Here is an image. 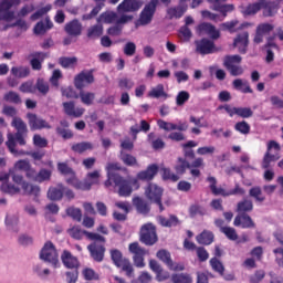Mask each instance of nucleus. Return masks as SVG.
Wrapping results in <instances>:
<instances>
[{"label": "nucleus", "instance_id": "nucleus-24", "mask_svg": "<svg viewBox=\"0 0 283 283\" xmlns=\"http://www.w3.org/2000/svg\"><path fill=\"white\" fill-rule=\"evenodd\" d=\"M198 34H206L210 39L217 40L220 36V31L216 29V25L209 22H202L197 27Z\"/></svg>", "mask_w": 283, "mask_h": 283}, {"label": "nucleus", "instance_id": "nucleus-37", "mask_svg": "<svg viewBox=\"0 0 283 283\" xmlns=\"http://www.w3.org/2000/svg\"><path fill=\"white\" fill-rule=\"evenodd\" d=\"M72 151H74V154H85V151H92V149H94V145L91 142H81V143H76L73 144L71 146Z\"/></svg>", "mask_w": 283, "mask_h": 283}, {"label": "nucleus", "instance_id": "nucleus-25", "mask_svg": "<svg viewBox=\"0 0 283 283\" xmlns=\"http://www.w3.org/2000/svg\"><path fill=\"white\" fill-rule=\"evenodd\" d=\"M233 48H238L240 54H247L249 48V33L247 31L239 33L235 36Z\"/></svg>", "mask_w": 283, "mask_h": 283}, {"label": "nucleus", "instance_id": "nucleus-23", "mask_svg": "<svg viewBox=\"0 0 283 283\" xmlns=\"http://www.w3.org/2000/svg\"><path fill=\"white\" fill-rule=\"evenodd\" d=\"M233 224L241 229H255V222L249 213H238L234 218Z\"/></svg>", "mask_w": 283, "mask_h": 283}, {"label": "nucleus", "instance_id": "nucleus-11", "mask_svg": "<svg viewBox=\"0 0 283 283\" xmlns=\"http://www.w3.org/2000/svg\"><path fill=\"white\" fill-rule=\"evenodd\" d=\"M145 195L148 200H151L159 207V211L163 213L165 211V206H163V188L156 184H148L145 189Z\"/></svg>", "mask_w": 283, "mask_h": 283}, {"label": "nucleus", "instance_id": "nucleus-22", "mask_svg": "<svg viewBox=\"0 0 283 283\" xmlns=\"http://www.w3.org/2000/svg\"><path fill=\"white\" fill-rule=\"evenodd\" d=\"M50 56V53L45 52H33L29 55L30 60V65L32 70H35L40 72V70H43V61Z\"/></svg>", "mask_w": 283, "mask_h": 283}, {"label": "nucleus", "instance_id": "nucleus-48", "mask_svg": "<svg viewBox=\"0 0 283 283\" xmlns=\"http://www.w3.org/2000/svg\"><path fill=\"white\" fill-rule=\"evenodd\" d=\"M36 90L40 92V94H42V96H48V93L50 92V83L39 77L35 83V92Z\"/></svg>", "mask_w": 283, "mask_h": 283}, {"label": "nucleus", "instance_id": "nucleus-12", "mask_svg": "<svg viewBox=\"0 0 283 283\" xmlns=\"http://www.w3.org/2000/svg\"><path fill=\"white\" fill-rule=\"evenodd\" d=\"M158 3H160L159 0H150L145 4L139 15V23H142V25H149V23H151L154 15L156 14Z\"/></svg>", "mask_w": 283, "mask_h": 283}, {"label": "nucleus", "instance_id": "nucleus-32", "mask_svg": "<svg viewBox=\"0 0 283 283\" xmlns=\"http://www.w3.org/2000/svg\"><path fill=\"white\" fill-rule=\"evenodd\" d=\"M123 167L118 163H108L106 166L107 171V180L105 181V187H112V177L113 176H119L115 171H120Z\"/></svg>", "mask_w": 283, "mask_h": 283}, {"label": "nucleus", "instance_id": "nucleus-52", "mask_svg": "<svg viewBox=\"0 0 283 283\" xmlns=\"http://www.w3.org/2000/svg\"><path fill=\"white\" fill-rule=\"evenodd\" d=\"M87 36H88V39H98V36H103V25L95 24V25L91 27L87 30Z\"/></svg>", "mask_w": 283, "mask_h": 283}, {"label": "nucleus", "instance_id": "nucleus-55", "mask_svg": "<svg viewBox=\"0 0 283 283\" xmlns=\"http://www.w3.org/2000/svg\"><path fill=\"white\" fill-rule=\"evenodd\" d=\"M210 266L212 271L219 273V275H224V264H222L218 258L210 259Z\"/></svg>", "mask_w": 283, "mask_h": 283}, {"label": "nucleus", "instance_id": "nucleus-40", "mask_svg": "<svg viewBox=\"0 0 283 283\" xmlns=\"http://www.w3.org/2000/svg\"><path fill=\"white\" fill-rule=\"evenodd\" d=\"M250 198H253L255 202L262 205L266 200V196L262 192V188L260 186H254L249 190Z\"/></svg>", "mask_w": 283, "mask_h": 283}, {"label": "nucleus", "instance_id": "nucleus-34", "mask_svg": "<svg viewBox=\"0 0 283 283\" xmlns=\"http://www.w3.org/2000/svg\"><path fill=\"white\" fill-rule=\"evenodd\" d=\"M177 176H185L187 174V169H191V164L187 161V159L182 157H178L177 163L174 167Z\"/></svg>", "mask_w": 283, "mask_h": 283}, {"label": "nucleus", "instance_id": "nucleus-10", "mask_svg": "<svg viewBox=\"0 0 283 283\" xmlns=\"http://www.w3.org/2000/svg\"><path fill=\"white\" fill-rule=\"evenodd\" d=\"M129 253L133 255L134 265L137 269H145V255L149 254L145 248L140 247L138 242H133L128 245Z\"/></svg>", "mask_w": 283, "mask_h": 283}, {"label": "nucleus", "instance_id": "nucleus-35", "mask_svg": "<svg viewBox=\"0 0 283 283\" xmlns=\"http://www.w3.org/2000/svg\"><path fill=\"white\" fill-rule=\"evenodd\" d=\"M232 87L238 92H242V94H253V88L247 81H242V78H237L232 82Z\"/></svg>", "mask_w": 283, "mask_h": 283}, {"label": "nucleus", "instance_id": "nucleus-39", "mask_svg": "<svg viewBox=\"0 0 283 283\" xmlns=\"http://www.w3.org/2000/svg\"><path fill=\"white\" fill-rule=\"evenodd\" d=\"M158 222L161 227H166L168 229H171V227H178L180 224V220L176 214H170L168 219L160 216L158 218Z\"/></svg>", "mask_w": 283, "mask_h": 283}, {"label": "nucleus", "instance_id": "nucleus-61", "mask_svg": "<svg viewBox=\"0 0 283 283\" xmlns=\"http://www.w3.org/2000/svg\"><path fill=\"white\" fill-rule=\"evenodd\" d=\"M32 165H30V161L25 160V159H20L18 160L13 168H11L13 171H28L30 169Z\"/></svg>", "mask_w": 283, "mask_h": 283}, {"label": "nucleus", "instance_id": "nucleus-51", "mask_svg": "<svg viewBox=\"0 0 283 283\" xmlns=\"http://www.w3.org/2000/svg\"><path fill=\"white\" fill-rule=\"evenodd\" d=\"M20 92L22 94H36V86L34 85V82L27 81L22 83L19 87Z\"/></svg>", "mask_w": 283, "mask_h": 283}, {"label": "nucleus", "instance_id": "nucleus-21", "mask_svg": "<svg viewBox=\"0 0 283 283\" xmlns=\"http://www.w3.org/2000/svg\"><path fill=\"white\" fill-rule=\"evenodd\" d=\"M157 258L158 260H160L161 262H164L165 265L168 266V269H170V271H184L185 266L180 265L178 266L176 263H174V261L171 260V253L165 249H161L157 252Z\"/></svg>", "mask_w": 283, "mask_h": 283}, {"label": "nucleus", "instance_id": "nucleus-44", "mask_svg": "<svg viewBox=\"0 0 283 283\" xmlns=\"http://www.w3.org/2000/svg\"><path fill=\"white\" fill-rule=\"evenodd\" d=\"M3 101H6V103H11L12 105H21L22 103L21 95L14 91L6 93L3 95Z\"/></svg>", "mask_w": 283, "mask_h": 283}, {"label": "nucleus", "instance_id": "nucleus-4", "mask_svg": "<svg viewBox=\"0 0 283 283\" xmlns=\"http://www.w3.org/2000/svg\"><path fill=\"white\" fill-rule=\"evenodd\" d=\"M63 197L70 201L74 200V198H76V195L74 193V190L63 184H57L55 187L49 188L48 198L49 200H52V202H61V200H63Z\"/></svg>", "mask_w": 283, "mask_h": 283}, {"label": "nucleus", "instance_id": "nucleus-26", "mask_svg": "<svg viewBox=\"0 0 283 283\" xmlns=\"http://www.w3.org/2000/svg\"><path fill=\"white\" fill-rule=\"evenodd\" d=\"M64 31L69 36H81L83 33V24H81L77 19L72 20L65 24Z\"/></svg>", "mask_w": 283, "mask_h": 283}, {"label": "nucleus", "instance_id": "nucleus-56", "mask_svg": "<svg viewBox=\"0 0 283 283\" xmlns=\"http://www.w3.org/2000/svg\"><path fill=\"white\" fill-rule=\"evenodd\" d=\"M1 191H3V193H10L11 196H14V193H19V191H21V189H19L18 186H14L13 184H10L7 181H3V184L1 185Z\"/></svg>", "mask_w": 283, "mask_h": 283}, {"label": "nucleus", "instance_id": "nucleus-17", "mask_svg": "<svg viewBox=\"0 0 283 283\" xmlns=\"http://www.w3.org/2000/svg\"><path fill=\"white\" fill-rule=\"evenodd\" d=\"M195 45H196V52L198 54H202L203 56L207 54H213L218 52V49H216V43L207 38L197 40L195 42Z\"/></svg>", "mask_w": 283, "mask_h": 283}, {"label": "nucleus", "instance_id": "nucleus-6", "mask_svg": "<svg viewBox=\"0 0 283 283\" xmlns=\"http://www.w3.org/2000/svg\"><path fill=\"white\" fill-rule=\"evenodd\" d=\"M139 240L146 247H154L158 242L156 226L151 222L143 224L139 230Z\"/></svg>", "mask_w": 283, "mask_h": 283}, {"label": "nucleus", "instance_id": "nucleus-42", "mask_svg": "<svg viewBox=\"0 0 283 283\" xmlns=\"http://www.w3.org/2000/svg\"><path fill=\"white\" fill-rule=\"evenodd\" d=\"M11 74L15 78H28L30 76V67L28 66H12Z\"/></svg>", "mask_w": 283, "mask_h": 283}, {"label": "nucleus", "instance_id": "nucleus-5", "mask_svg": "<svg viewBox=\"0 0 283 283\" xmlns=\"http://www.w3.org/2000/svg\"><path fill=\"white\" fill-rule=\"evenodd\" d=\"M7 175H9V178L11 177L13 182H15V185H22V189L24 191V193H27L28 196H34L35 200L39 198V196L41 195V187L25 182L23 180V175L17 170H12V168L9 169V172H7Z\"/></svg>", "mask_w": 283, "mask_h": 283}, {"label": "nucleus", "instance_id": "nucleus-47", "mask_svg": "<svg viewBox=\"0 0 283 283\" xmlns=\"http://www.w3.org/2000/svg\"><path fill=\"white\" fill-rule=\"evenodd\" d=\"M80 98H81V103H83V105H87V106L94 105V101L96 99V94H94L92 92L81 91Z\"/></svg>", "mask_w": 283, "mask_h": 283}, {"label": "nucleus", "instance_id": "nucleus-18", "mask_svg": "<svg viewBox=\"0 0 283 283\" xmlns=\"http://www.w3.org/2000/svg\"><path fill=\"white\" fill-rule=\"evenodd\" d=\"M27 118L29 120V127L33 130L36 132L39 129H52V126L48 120L39 117L34 113H28Z\"/></svg>", "mask_w": 283, "mask_h": 283}, {"label": "nucleus", "instance_id": "nucleus-2", "mask_svg": "<svg viewBox=\"0 0 283 283\" xmlns=\"http://www.w3.org/2000/svg\"><path fill=\"white\" fill-rule=\"evenodd\" d=\"M114 184V187L117 188V193L122 198H129L132 196V192L134 191V187L138 185V179L128 177L125 179L120 175H113L112 181Z\"/></svg>", "mask_w": 283, "mask_h": 283}, {"label": "nucleus", "instance_id": "nucleus-33", "mask_svg": "<svg viewBox=\"0 0 283 283\" xmlns=\"http://www.w3.org/2000/svg\"><path fill=\"white\" fill-rule=\"evenodd\" d=\"M168 19H182L185 12H187V6L170 7L167 9Z\"/></svg>", "mask_w": 283, "mask_h": 283}, {"label": "nucleus", "instance_id": "nucleus-28", "mask_svg": "<svg viewBox=\"0 0 283 283\" xmlns=\"http://www.w3.org/2000/svg\"><path fill=\"white\" fill-rule=\"evenodd\" d=\"M133 205L137 213H140L142 216H147L151 211L149 202L140 197L133 198Z\"/></svg>", "mask_w": 283, "mask_h": 283}, {"label": "nucleus", "instance_id": "nucleus-3", "mask_svg": "<svg viewBox=\"0 0 283 283\" xmlns=\"http://www.w3.org/2000/svg\"><path fill=\"white\" fill-rule=\"evenodd\" d=\"M111 259L117 269H122L126 277H134V265L129 259L123 256V252H120V250H111Z\"/></svg>", "mask_w": 283, "mask_h": 283}, {"label": "nucleus", "instance_id": "nucleus-29", "mask_svg": "<svg viewBox=\"0 0 283 283\" xmlns=\"http://www.w3.org/2000/svg\"><path fill=\"white\" fill-rule=\"evenodd\" d=\"M140 6L138 0H124L118 4L117 10L118 12H138Z\"/></svg>", "mask_w": 283, "mask_h": 283}, {"label": "nucleus", "instance_id": "nucleus-59", "mask_svg": "<svg viewBox=\"0 0 283 283\" xmlns=\"http://www.w3.org/2000/svg\"><path fill=\"white\" fill-rule=\"evenodd\" d=\"M52 178V170L42 168L38 172V177L35 179V182H48Z\"/></svg>", "mask_w": 283, "mask_h": 283}, {"label": "nucleus", "instance_id": "nucleus-7", "mask_svg": "<svg viewBox=\"0 0 283 283\" xmlns=\"http://www.w3.org/2000/svg\"><path fill=\"white\" fill-rule=\"evenodd\" d=\"M40 260H43L44 262H49V264H52L54 269H59L61 266V262H59V252L56 251V247L52 241H48L41 252H40Z\"/></svg>", "mask_w": 283, "mask_h": 283}, {"label": "nucleus", "instance_id": "nucleus-20", "mask_svg": "<svg viewBox=\"0 0 283 283\" xmlns=\"http://www.w3.org/2000/svg\"><path fill=\"white\" fill-rule=\"evenodd\" d=\"M85 83L87 85H92L94 83V70L82 71L74 78V85L76 90H83L85 87Z\"/></svg>", "mask_w": 283, "mask_h": 283}, {"label": "nucleus", "instance_id": "nucleus-43", "mask_svg": "<svg viewBox=\"0 0 283 283\" xmlns=\"http://www.w3.org/2000/svg\"><path fill=\"white\" fill-rule=\"evenodd\" d=\"M150 98H167V92H165V85L157 84L156 87H153L148 93Z\"/></svg>", "mask_w": 283, "mask_h": 283}, {"label": "nucleus", "instance_id": "nucleus-8", "mask_svg": "<svg viewBox=\"0 0 283 283\" xmlns=\"http://www.w3.org/2000/svg\"><path fill=\"white\" fill-rule=\"evenodd\" d=\"M242 63V56L240 55H226L223 59V67L228 70L231 76H242L244 69L240 66Z\"/></svg>", "mask_w": 283, "mask_h": 283}, {"label": "nucleus", "instance_id": "nucleus-57", "mask_svg": "<svg viewBox=\"0 0 283 283\" xmlns=\"http://www.w3.org/2000/svg\"><path fill=\"white\" fill-rule=\"evenodd\" d=\"M136 83H134V80L128 78V77H122L118 80V87L122 90H126L127 92L134 90V86Z\"/></svg>", "mask_w": 283, "mask_h": 283}, {"label": "nucleus", "instance_id": "nucleus-30", "mask_svg": "<svg viewBox=\"0 0 283 283\" xmlns=\"http://www.w3.org/2000/svg\"><path fill=\"white\" fill-rule=\"evenodd\" d=\"M54 28V23L50 20V17H46L44 21H40L35 24L33 32L34 34H45L48 30H52Z\"/></svg>", "mask_w": 283, "mask_h": 283}, {"label": "nucleus", "instance_id": "nucleus-63", "mask_svg": "<svg viewBox=\"0 0 283 283\" xmlns=\"http://www.w3.org/2000/svg\"><path fill=\"white\" fill-rule=\"evenodd\" d=\"M266 277V272L264 270H256L252 275H250V283H260Z\"/></svg>", "mask_w": 283, "mask_h": 283}, {"label": "nucleus", "instance_id": "nucleus-49", "mask_svg": "<svg viewBox=\"0 0 283 283\" xmlns=\"http://www.w3.org/2000/svg\"><path fill=\"white\" fill-rule=\"evenodd\" d=\"M101 178V171L94 170L92 172L86 174V185H90V189H92V186L98 185V180Z\"/></svg>", "mask_w": 283, "mask_h": 283}, {"label": "nucleus", "instance_id": "nucleus-60", "mask_svg": "<svg viewBox=\"0 0 283 283\" xmlns=\"http://www.w3.org/2000/svg\"><path fill=\"white\" fill-rule=\"evenodd\" d=\"M161 177L164 180H171V182H178L180 177L171 171L169 168H161Z\"/></svg>", "mask_w": 283, "mask_h": 283}, {"label": "nucleus", "instance_id": "nucleus-46", "mask_svg": "<svg viewBox=\"0 0 283 283\" xmlns=\"http://www.w3.org/2000/svg\"><path fill=\"white\" fill-rule=\"evenodd\" d=\"M262 6H263L262 2L250 3L243 10V14L245 17H253V14H258V12L261 11Z\"/></svg>", "mask_w": 283, "mask_h": 283}, {"label": "nucleus", "instance_id": "nucleus-45", "mask_svg": "<svg viewBox=\"0 0 283 283\" xmlns=\"http://www.w3.org/2000/svg\"><path fill=\"white\" fill-rule=\"evenodd\" d=\"M263 17H273L277 12V3L262 2Z\"/></svg>", "mask_w": 283, "mask_h": 283}, {"label": "nucleus", "instance_id": "nucleus-50", "mask_svg": "<svg viewBox=\"0 0 283 283\" xmlns=\"http://www.w3.org/2000/svg\"><path fill=\"white\" fill-rule=\"evenodd\" d=\"M78 62V59L76 56L67 57V56H61L59 59V63L61 67H64V70H67V67H74L76 63Z\"/></svg>", "mask_w": 283, "mask_h": 283}, {"label": "nucleus", "instance_id": "nucleus-19", "mask_svg": "<svg viewBox=\"0 0 283 283\" xmlns=\"http://www.w3.org/2000/svg\"><path fill=\"white\" fill-rule=\"evenodd\" d=\"M63 113L69 118H81L83 114H85L84 107H76V103L74 101L62 103Z\"/></svg>", "mask_w": 283, "mask_h": 283}, {"label": "nucleus", "instance_id": "nucleus-9", "mask_svg": "<svg viewBox=\"0 0 283 283\" xmlns=\"http://www.w3.org/2000/svg\"><path fill=\"white\" fill-rule=\"evenodd\" d=\"M21 0H0V21H14L17 19V13L12 11L14 6H19Z\"/></svg>", "mask_w": 283, "mask_h": 283}, {"label": "nucleus", "instance_id": "nucleus-36", "mask_svg": "<svg viewBox=\"0 0 283 283\" xmlns=\"http://www.w3.org/2000/svg\"><path fill=\"white\" fill-rule=\"evenodd\" d=\"M253 211V200L243 198L237 203V213H251Z\"/></svg>", "mask_w": 283, "mask_h": 283}, {"label": "nucleus", "instance_id": "nucleus-1", "mask_svg": "<svg viewBox=\"0 0 283 283\" xmlns=\"http://www.w3.org/2000/svg\"><path fill=\"white\" fill-rule=\"evenodd\" d=\"M11 125L17 129L15 134H8L6 145L10 151V154H25L23 150L17 149V143L21 147L25 146V137L28 136V124L22 120L21 117H14L11 122Z\"/></svg>", "mask_w": 283, "mask_h": 283}, {"label": "nucleus", "instance_id": "nucleus-16", "mask_svg": "<svg viewBox=\"0 0 283 283\" xmlns=\"http://www.w3.org/2000/svg\"><path fill=\"white\" fill-rule=\"evenodd\" d=\"M91 258L94 259L95 262H103L105 259V241H96L93 240V243H91L87 247Z\"/></svg>", "mask_w": 283, "mask_h": 283}, {"label": "nucleus", "instance_id": "nucleus-53", "mask_svg": "<svg viewBox=\"0 0 283 283\" xmlns=\"http://www.w3.org/2000/svg\"><path fill=\"white\" fill-rule=\"evenodd\" d=\"M276 160H280V156L271 155L270 151H266L262 160V168L269 169V167H271V163H275Z\"/></svg>", "mask_w": 283, "mask_h": 283}, {"label": "nucleus", "instance_id": "nucleus-31", "mask_svg": "<svg viewBox=\"0 0 283 283\" xmlns=\"http://www.w3.org/2000/svg\"><path fill=\"white\" fill-rule=\"evenodd\" d=\"M198 244H203V247H209V244H213V240H216V235L213 232L209 230H203L200 234L196 237Z\"/></svg>", "mask_w": 283, "mask_h": 283}, {"label": "nucleus", "instance_id": "nucleus-13", "mask_svg": "<svg viewBox=\"0 0 283 283\" xmlns=\"http://www.w3.org/2000/svg\"><path fill=\"white\" fill-rule=\"evenodd\" d=\"M69 233L73 240H83V235H86L88 240H95L96 242H105V237L82 230L81 227L75 226L69 230Z\"/></svg>", "mask_w": 283, "mask_h": 283}, {"label": "nucleus", "instance_id": "nucleus-41", "mask_svg": "<svg viewBox=\"0 0 283 283\" xmlns=\"http://www.w3.org/2000/svg\"><path fill=\"white\" fill-rule=\"evenodd\" d=\"M119 160H122L126 167H138V159H136V157H134L132 154L123 150L119 154Z\"/></svg>", "mask_w": 283, "mask_h": 283}, {"label": "nucleus", "instance_id": "nucleus-62", "mask_svg": "<svg viewBox=\"0 0 283 283\" xmlns=\"http://www.w3.org/2000/svg\"><path fill=\"white\" fill-rule=\"evenodd\" d=\"M221 233H223L226 238H228V240H231L232 242H235V240H238V232L234 230V228H221Z\"/></svg>", "mask_w": 283, "mask_h": 283}, {"label": "nucleus", "instance_id": "nucleus-15", "mask_svg": "<svg viewBox=\"0 0 283 283\" xmlns=\"http://www.w3.org/2000/svg\"><path fill=\"white\" fill-rule=\"evenodd\" d=\"M60 258L65 269L70 271H78V269H81V261H78V258L74 256L70 250H63Z\"/></svg>", "mask_w": 283, "mask_h": 283}, {"label": "nucleus", "instance_id": "nucleus-58", "mask_svg": "<svg viewBox=\"0 0 283 283\" xmlns=\"http://www.w3.org/2000/svg\"><path fill=\"white\" fill-rule=\"evenodd\" d=\"M66 216L76 220V222H81V220L83 219V212L81 211V209L75 208V207L67 208Z\"/></svg>", "mask_w": 283, "mask_h": 283}, {"label": "nucleus", "instance_id": "nucleus-54", "mask_svg": "<svg viewBox=\"0 0 283 283\" xmlns=\"http://www.w3.org/2000/svg\"><path fill=\"white\" fill-rule=\"evenodd\" d=\"M235 132H239V134H243V136H247L248 134H251V125L247 123V120L238 122L234 125Z\"/></svg>", "mask_w": 283, "mask_h": 283}, {"label": "nucleus", "instance_id": "nucleus-38", "mask_svg": "<svg viewBox=\"0 0 283 283\" xmlns=\"http://www.w3.org/2000/svg\"><path fill=\"white\" fill-rule=\"evenodd\" d=\"M181 147L184 150L185 158H188L189 160H193V158H196L193 147H198V142L189 140L186 144H182Z\"/></svg>", "mask_w": 283, "mask_h": 283}, {"label": "nucleus", "instance_id": "nucleus-64", "mask_svg": "<svg viewBox=\"0 0 283 283\" xmlns=\"http://www.w3.org/2000/svg\"><path fill=\"white\" fill-rule=\"evenodd\" d=\"M174 283H191L193 280L189 274H174L171 277Z\"/></svg>", "mask_w": 283, "mask_h": 283}, {"label": "nucleus", "instance_id": "nucleus-14", "mask_svg": "<svg viewBox=\"0 0 283 283\" xmlns=\"http://www.w3.org/2000/svg\"><path fill=\"white\" fill-rule=\"evenodd\" d=\"M275 30V24L269 23V22H263L258 24L255 29V34L253 38V43L256 45H260V43L264 42V36H269L271 32Z\"/></svg>", "mask_w": 283, "mask_h": 283}, {"label": "nucleus", "instance_id": "nucleus-27", "mask_svg": "<svg viewBox=\"0 0 283 283\" xmlns=\"http://www.w3.org/2000/svg\"><path fill=\"white\" fill-rule=\"evenodd\" d=\"M158 174V165L151 164L147 169L142 170L137 174V180H144L149 182L153 178H156Z\"/></svg>", "mask_w": 283, "mask_h": 283}]
</instances>
